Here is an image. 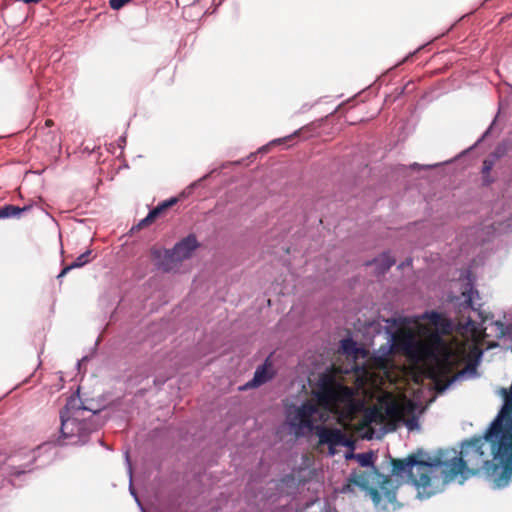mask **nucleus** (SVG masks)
Here are the masks:
<instances>
[{
    "instance_id": "f257e3e1",
    "label": "nucleus",
    "mask_w": 512,
    "mask_h": 512,
    "mask_svg": "<svg viewBox=\"0 0 512 512\" xmlns=\"http://www.w3.org/2000/svg\"><path fill=\"white\" fill-rule=\"evenodd\" d=\"M59 418V434L53 440L35 448L22 447L7 457L2 466V471L7 476L20 477L45 465L44 461L39 465H36V462L41 457V451L46 450L51 443L58 446L84 445L89 441L90 435L99 428L95 412L78 405V400L72 396L60 410Z\"/></svg>"
},
{
    "instance_id": "f03ea898",
    "label": "nucleus",
    "mask_w": 512,
    "mask_h": 512,
    "mask_svg": "<svg viewBox=\"0 0 512 512\" xmlns=\"http://www.w3.org/2000/svg\"><path fill=\"white\" fill-rule=\"evenodd\" d=\"M346 458H355L359 465L367 470L352 471L347 477V483L341 489L342 493L351 492L353 487H358L370 496L377 507H385L387 503H393L396 500L397 486L389 475L380 473L375 467L373 451L357 454L350 452Z\"/></svg>"
},
{
    "instance_id": "7ed1b4c3",
    "label": "nucleus",
    "mask_w": 512,
    "mask_h": 512,
    "mask_svg": "<svg viewBox=\"0 0 512 512\" xmlns=\"http://www.w3.org/2000/svg\"><path fill=\"white\" fill-rule=\"evenodd\" d=\"M387 461L391 466V475L389 477H406L416 487L420 499L430 498L436 494V491L432 489L431 478L428 474L430 472L429 469L442 467V460L424 461L418 459L416 455H410L405 459H394L388 455Z\"/></svg>"
},
{
    "instance_id": "20e7f679",
    "label": "nucleus",
    "mask_w": 512,
    "mask_h": 512,
    "mask_svg": "<svg viewBox=\"0 0 512 512\" xmlns=\"http://www.w3.org/2000/svg\"><path fill=\"white\" fill-rule=\"evenodd\" d=\"M200 246L195 234L190 233L175 243L171 249H152V256L158 260V266L164 272L171 271L175 264L189 259L192 253Z\"/></svg>"
},
{
    "instance_id": "39448f33",
    "label": "nucleus",
    "mask_w": 512,
    "mask_h": 512,
    "mask_svg": "<svg viewBox=\"0 0 512 512\" xmlns=\"http://www.w3.org/2000/svg\"><path fill=\"white\" fill-rule=\"evenodd\" d=\"M398 324V319L382 318L381 321H373L370 323V327L376 334L384 332L387 335V342L381 345L377 350L374 351V359L377 361L385 360L396 347V336L393 331V326Z\"/></svg>"
},
{
    "instance_id": "423d86ee",
    "label": "nucleus",
    "mask_w": 512,
    "mask_h": 512,
    "mask_svg": "<svg viewBox=\"0 0 512 512\" xmlns=\"http://www.w3.org/2000/svg\"><path fill=\"white\" fill-rule=\"evenodd\" d=\"M316 434L319 438V443L322 445H328L329 455L334 456L336 453V447L339 446V439L342 434V430L339 428H328L318 425L316 426Z\"/></svg>"
},
{
    "instance_id": "0eeeda50",
    "label": "nucleus",
    "mask_w": 512,
    "mask_h": 512,
    "mask_svg": "<svg viewBox=\"0 0 512 512\" xmlns=\"http://www.w3.org/2000/svg\"><path fill=\"white\" fill-rule=\"evenodd\" d=\"M463 276L466 280L464 284V288L462 290V297L464 298L463 302L460 303V306L463 309H473V298L474 296L478 297L479 292L474 287V279L470 269H467L463 272Z\"/></svg>"
},
{
    "instance_id": "6e6552de",
    "label": "nucleus",
    "mask_w": 512,
    "mask_h": 512,
    "mask_svg": "<svg viewBox=\"0 0 512 512\" xmlns=\"http://www.w3.org/2000/svg\"><path fill=\"white\" fill-rule=\"evenodd\" d=\"M421 319H426L430 324L442 334H449L453 329V322L444 318L438 311H425L421 315Z\"/></svg>"
},
{
    "instance_id": "1a4fd4ad",
    "label": "nucleus",
    "mask_w": 512,
    "mask_h": 512,
    "mask_svg": "<svg viewBox=\"0 0 512 512\" xmlns=\"http://www.w3.org/2000/svg\"><path fill=\"white\" fill-rule=\"evenodd\" d=\"M395 264V258L390 252H383L373 260L365 262L366 266H375V274L377 276L384 275Z\"/></svg>"
},
{
    "instance_id": "9d476101",
    "label": "nucleus",
    "mask_w": 512,
    "mask_h": 512,
    "mask_svg": "<svg viewBox=\"0 0 512 512\" xmlns=\"http://www.w3.org/2000/svg\"><path fill=\"white\" fill-rule=\"evenodd\" d=\"M268 366L267 359L264 364L256 368L253 378L245 384V388H256L271 380L274 372Z\"/></svg>"
},
{
    "instance_id": "9b49d317",
    "label": "nucleus",
    "mask_w": 512,
    "mask_h": 512,
    "mask_svg": "<svg viewBox=\"0 0 512 512\" xmlns=\"http://www.w3.org/2000/svg\"><path fill=\"white\" fill-rule=\"evenodd\" d=\"M317 400L324 404H330L338 399L337 392L331 385L318 384V390L315 392Z\"/></svg>"
},
{
    "instance_id": "f8f14e48",
    "label": "nucleus",
    "mask_w": 512,
    "mask_h": 512,
    "mask_svg": "<svg viewBox=\"0 0 512 512\" xmlns=\"http://www.w3.org/2000/svg\"><path fill=\"white\" fill-rule=\"evenodd\" d=\"M289 426L293 430L294 434L297 437H300V436L305 435V431H309V432L315 431L316 432L317 425L314 424L313 420L306 419L305 421L298 420V422H296L295 420H292L289 422Z\"/></svg>"
},
{
    "instance_id": "ddd939ff",
    "label": "nucleus",
    "mask_w": 512,
    "mask_h": 512,
    "mask_svg": "<svg viewBox=\"0 0 512 512\" xmlns=\"http://www.w3.org/2000/svg\"><path fill=\"white\" fill-rule=\"evenodd\" d=\"M31 206L19 207L12 204H6L0 207V219H8L13 217H20V215L30 210Z\"/></svg>"
},
{
    "instance_id": "4468645a",
    "label": "nucleus",
    "mask_w": 512,
    "mask_h": 512,
    "mask_svg": "<svg viewBox=\"0 0 512 512\" xmlns=\"http://www.w3.org/2000/svg\"><path fill=\"white\" fill-rule=\"evenodd\" d=\"M318 411L316 405L305 402L302 405L298 407V409L295 412V419L305 421L307 420H313L312 417L314 414H316Z\"/></svg>"
},
{
    "instance_id": "2eb2a0df",
    "label": "nucleus",
    "mask_w": 512,
    "mask_h": 512,
    "mask_svg": "<svg viewBox=\"0 0 512 512\" xmlns=\"http://www.w3.org/2000/svg\"><path fill=\"white\" fill-rule=\"evenodd\" d=\"M482 357V352H480L477 357L475 358V360L473 362H469L465 368L460 371L456 376L455 378L452 380H456L458 378H465V376H475L476 375V368H477V365L480 361Z\"/></svg>"
},
{
    "instance_id": "dca6fc26",
    "label": "nucleus",
    "mask_w": 512,
    "mask_h": 512,
    "mask_svg": "<svg viewBox=\"0 0 512 512\" xmlns=\"http://www.w3.org/2000/svg\"><path fill=\"white\" fill-rule=\"evenodd\" d=\"M494 166V160L485 159L482 165V180L484 185H490L494 180L490 177V171Z\"/></svg>"
},
{
    "instance_id": "f3484780",
    "label": "nucleus",
    "mask_w": 512,
    "mask_h": 512,
    "mask_svg": "<svg viewBox=\"0 0 512 512\" xmlns=\"http://www.w3.org/2000/svg\"><path fill=\"white\" fill-rule=\"evenodd\" d=\"M341 349L346 355H353L358 352L357 343L351 337L341 340Z\"/></svg>"
},
{
    "instance_id": "a211bd4d",
    "label": "nucleus",
    "mask_w": 512,
    "mask_h": 512,
    "mask_svg": "<svg viewBox=\"0 0 512 512\" xmlns=\"http://www.w3.org/2000/svg\"><path fill=\"white\" fill-rule=\"evenodd\" d=\"M92 251L90 249L81 253L71 264L74 269L81 268L92 261Z\"/></svg>"
},
{
    "instance_id": "6ab92c4d",
    "label": "nucleus",
    "mask_w": 512,
    "mask_h": 512,
    "mask_svg": "<svg viewBox=\"0 0 512 512\" xmlns=\"http://www.w3.org/2000/svg\"><path fill=\"white\" fill-rule=\"evenodd\" d=\"M125 461L127 464V470H128V475H129V492H130L131 496L135 499L138 497V494L132 484V464L130 461L128 451L125 452Z\"/></svg>"
},
{
    "instance_id": "aec40b11",
    "label": "nucleus",
    "mask_w": 512,
    "mask_h": 512,
    "mask_svg": "<svg viewBox=\"0 0 512 512\" xmlns=\"http://www.w3.org/2000/svg\"><path fill=\"white\" fill-rule=\"evenodd\" d=\"M177 202L176 198H170L168 200L163 201L158 206L151 209L152 213L156 216V218L168 207L174 205Z\"/></svg>"
},
{
    "instance_id": "412c9836",
    "label": "nucleus",
    "mask_w": 512,
    "mask_h": 512,
    "mask_svg": "<svg viewBox=\"0 0 512 512\" xmlns=\"http://www.w3.org/2000/svg\"><path fill=\"white\" fill-rule=\"evenodd\" d=\"M404 424L409 431L420 429L419 419L416 416L406 419Z\"/></svg>"
},
{
    "instance_id": "4be33fe9",
    "label": "nucleus",
    "mask_w": 512,
    "mask_h": 512,
    "mask_svg": "<svg viewBox=\"0 0 512 512\" xmlns=\"http://www.w3.org/2000/svg\"><path fill=\"white\" fill-rule=\"evenodd\" d=\"M339 446H343L349 448L350 450H353L355 447V442L351 438L347 437L342 431V434L339 439Z\"/></svg>"
},
{
    "instance_id": "5701e85b",
    "label": "nucleus",
    "mask_w": 512,
    "mask_h": 512,
    "mask_svg": "<svg viewBox=\"0 0 512 512\" xmlns=\"http://www.w3.org/2000/svg\"><path fill=\"white\" fill-rule=\"evenodd\" d=\"M131 0H109V6L113 10H120L126 4H128Z\"/></svg>"
},
{
    "instance_id": "b1692460",
    "label": "nucleus",
    "mask_w": 512,
    "mask_h": 512,
    "mask_svg": "<svg viewBox=\"0 0 512 512\" xmlns=\"http://www.w3.org/2000/svg\"><path fill=\"white\" fill-rule=\"evenodd\" d=\"M154 219H156V216L152 213V211L150 210L149 213L147 214V216L142 219L139 223H138V227L139 228H142V227H145V226H148L149 224H151Z\"/></svg>"
},
{
    "instance_id": "393cba45",
    "label": "nucleus",
    "mask_w": 512,
    "mask_h": 512,
    "mask_svg": "<svg viewBox=\"0 0 512 512\" xmlns=\"http://www.w3.org/2000/svg\"><path fill=\"white\" fill-rule=\"evenodd\" d=\"M402 348L407 351V352H410L411 350L415 349L416 348V342L411 338L409 337L408 339H406L404 341V343L402 344Z\"/></svg>"
},
{
    "instance_id": "a878e982",
    "label": "nucleus",
    "mask_w": 512,
    "mask_h": 512,
    "mask_svg": "<svg viewBox=\"0 0 512 512\" xmlns=\"http://www.w3.org/2000/svg\"><path fill=\"white\" fill-rule=\"evenodd\" d=\"M440 164H432V165H420L418 163H413L410 165V168L411 169H432V168H435V167H438Z\"/></svg>"
},
{
    "instance_id": "bb28decb",
    "label": "nucleus",
    "mask_w": 512,
    "mask_h": 512,
    "mask_svg": "<svg viewBox=\"0 0 512 512\" xmlns=\"http://www.w3.org/2000/svg\"><path fill=\"white\" fill-rule=\"evenodd\" d=\"M330 382H331L330 377H328L327 375H323L320 377L318 384L331 385Z\"/></svg>"
},
{
    "instance_id": "cd10ccee",
    "label": "nucleus",
    "mask_w": 512,
    "mask_h": 512,
    "mask_svg": "<svg viewBox=\"0 0 512 512\" xmlns=\"http://www.w3.org/2000/svg\"><path fill=\"white\" fill-rule=\"evenodd\" d=\"M134 500H135L137 506L139 507L140 511L141 512H146V510H145L141 500L139 499V497L135 498Z\"/></svg>"
},
{
    "instance_id": "c85d7f7f",
    "label": "nucleus",
    "mask_w": 512,
    "mask_h": 512,
    "mask_svg": "<svg viewBox=\"0 0 512 512\" xmlns=\"http://www.w3.org/2000/svg\"><path fill=\"white\" fill-rule=\"evenodd\" d=\"M134 500H135L137 506L139 507L140 511L141 512H146V510H145L141 500L139 499V497L135 498Z\"/></svg>"
},
{
    "instance_id": "c756f323",
    "label": "nucleus",
    "mask_w": 512,
    "mask_h": 512,
    "mask_svg": "<svg viewBox=\"0 0 512 512\" xmlns=\"http://www.w3.org/2000/svg\"><path fill=\"white\" fill-rule=\"evenodd\" d=\"M72 264L65 266L61 271L66 275L69 271L73 270Z\"/></svg>"
},
{
    "instance_id": "7c9ffc66",
    "label": "nucleus",
    "mask_w": 512,
    "mask_h": 512,
    "mask_svg": "<svg viewBox=\"0 0 512 512\" xmlns=\"http://www.w3.org/2000/svg\"><path fill=\"white\" fill-rule=\"evenodd\" d=\"M490 129L491 127H489L485 132L484 134L482 135V137L480 139H478L477 143L481 142L490 132Z\"/></svg>"
},
{
    "instance_id": "2f4dec72",
    "label": "nucleus",
    "mask_w": 512,
    "mask_h": 512,
    "mask_svg": "<svg viewBox=\"0 0 512 512\" xmlns=\"http://www.w3.org/2000/svg\"><path fill=\"white\" fill-rule=\"evenodd\" d=\"M346 390V394L349 396V397H352L354 395V392L351 388H345Z\"/></svg>"
},
{
    "instance_id": "473e14b6",
    "label": "nucleus",
    "mask_w": 512,
    "mask_h": 512,
    "mask_svg": "<svg viewBox=\"0 0 512 512\" xmlns=\"http://www.w3.org/2000/svg\"><path fill=\"white\" fill-rule=\"evenodd\" d=\"M404 264L406 265H411L412 264V259H407L405 262H403L402 264L399 265V268H401L402 266H404Z\"/></svg>"
},
{
    "instance_id": "72a5a7b5",
    "label": "nucleus",
    "mask_w": 512,
    "mask_h": 512,
    "mask_svg": "<svg viewBox=\"0 0 512 512\" xmlns=\"http://www.w3.org/2000/svg\"><path fill=\"white\" fill-rule=\"evenodd\" d=\"M118 142H119V146L121 147V146H122V144H125V142H126L125 137H123V136H122V137H120V138H119V140H118Z\"/></svg>"
},
{
    "instance_id": "f704fd0d",
    "label": "nucleus",
    "mask_w": 512,
    "mask_h": 512,
    "mask_svg": "<svg viewBox=\"0 0 512 512\" xmlns=\"http://www.w3.org/2000/svg\"><path fill=\"white\" fill-rule=\"evenodd\" d=\"M88 359L87 356H84L80 361L77 362V366H80L81 365V362L82 361H86Z\"/></svg>"
},
{
    "instance_id": "c9c22d12",
    "label": "nucleus",
    "mask_w": 512,
    "mask_h": 512,
    "mask_svg": "<svg viewBox=\"0 0 512 512\" xmlns=\"http://www.w3.org/2000/svg\"><path fill=\"white\" fill-rule=\"evenodd\" d=\"M477 144H478V143L476 142L474 145H472V147H469V149L464 150V152H463V153H467V152H469V150H472V148H475V146H476Z\"/></svg>"
},
{
    "instance_id": "e433bc0d",
    "label": "nucleus",
    "mask_w": 512,
    "mask_h": 512,
    "mask_svg": "<svg viewBox=\"0 0 512 512\" xmlns=\"http://www.w3.org/2000/svg\"><path fill=\"white\" fill-rule=\"evenodd\" d=\"M477 144H478V143L476 142L474 145H472V147H469V149L464 150V152H463V153H467V152H469V150H472V148H475V146H476Z\"/></svg>"
},
{
    "instance_id": "4c0bfd02",
    "label": "nucleus",
    "mask_w": 512,
    "mask_h": 512,
    "mask_svg": "<svg viewBox=\"0 0 512 512\" xmlns=\"http://www.w3.org/2000/svg\"><path fill=\"white\" fill-rule=\"evenodd\" d=\"M477 144H478V143L476 142L474 145H472V147H469V149L464 150V152H463V153H467V152H469V150H472V148H475V146H476Z\"/></svg>"
},
{
    "instance_id": "58836bf2",
    "label": "nucleus",
    "mask_w": 512,
    "mask_h": 512,
    "mask_svg": "<svg viewBox=\"0 0 512 512\" xmlns=\"http://www.w3.org/2000/svg\"><path fill=\"white\" fill-rule=\"evenodd\" d=\"M477 144H478V143L476 142L474 145H472V147H469V149L464 150V152H463V153H467V152H469V150H472V148H475V146H476Z\"/></svg>"
},
{
    "instance_id": "ea45409f",
    "label": "nucleus",
    "mask_w": 512,
    "mask_h": 512,
    "mask_svg": "<svg viewBox=\"0 0 512 512\" xmlns=\"http://www.w3.org/2000/svg\"><path fill=\"white\" fill-rule=\"evenodd\" d=\"M65 274L61 271L58 275H57V279H61L62 277H64Z\"/></svg>"
},
{
    "instance_id": "a19ab883",
    "label": "nucleus",
    "mask_w": 512,
    "mask_h": 512,
    "mask_svg": "<svg viewBox=\"0 0 512 512\" xmlns=\"http://www.w3.org/2000/svg\"><path fill=\"white\" fill-rule=\"evenodd\" d=\"M279 142H281V139L273 140L271 143L274 144V143H279Z\"/></svg>"
},
{
    "instance_id": "79ce46f5",
    "label": "nucleus",
    "mask_w": 512,
    "mask_h": 512,
    "mask_svg": "<svg viewBox=\"0 0 512 512\" xmlns=\"http://www.w3.org/2000/svg\"><path fill=\"white\" fill-rule=\"evenodd\" d=\"M467 323H468V325H472L473 321L469 318Z\"/></svg>"
}]
</instances>
